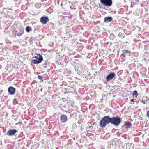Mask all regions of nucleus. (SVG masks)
Segmentation results:
<instances>
[{
    "label": "nucleus",
    "instance_id": "obj_6",
    "mask_svg": "<svg viewBox=\"0 0 149 149\" xmlns=\"http://www.w3.org/2000/svg\"><path fill=\"white\" fill-rule=\"evenodd\" d=\"M115 76V74L114 73H111L109 74L106 78V79L107 81H109L110 80L112 79Z\"/></svg>",
    "mask_w": 149,
    "mask_h": 149
},
{
    "label": "nucleus",
    "instance_id": "obj_14",
    "mask_svg": "<svg viewBox=\"0 0 149 149\" xmlns=\"http://www.w3.org/2000/svg\"><path fill=\"white\" fill-rule=\"evenodd\" d=\"M138 95V94L137 93V91H134L133 92V94H132V95H135V97L136 98L137 96Z\"/></svg>",
    "mask_w": 149,
    "mask_h": 149
},
{
    "label": "nucleus",
    "instance_id": "obj_13",
    "mask_svg": "<svg viewBox=\"0 0 149 149\" xmlns=\"http://www.w3.org/2000/svg\"><path fill=\"white\" fill-rule=\"evenodd\" d=\"M26 31L27 32H29L30 31H31L32 30V29L31 27H29V26H27L26 29Z\"/></svg>",
    "mask_w": 149,
    "mask_h": 149
},
{
    "label": "nucleus",
    "instance_id": "obj_10",
    "mask_svg": "<svg viewBox=\"0 0 149 149\" xmlns=\"http://www.w3.org/2000/svg\"><path fill=\"white\" fill-rule=\"evenodd\" d=\"M112 20V18L111 17H107L104 18V21L106 22H108L111 21Z\"/></svg>",
    "mask_w": 149,
    "mask_h": 149
},
{
    "label": "nucleus",
    "instance_id": "obj_12",
    "mask_svg": "<svg viewBox=\"0 0 149 149\" xmlns=\"http://www.w3.org/2000/svg\"><path fill=\"white\" fill-rule=\"evenodd\" d=\"M125 52H123V56H125L126 55H130V52L129 51L127 50H125Z\"/></svg>",
    "mask_w": 149,
    "mask_h": 149
},
{
    "label": "nucleus",
    "instance_id": "obj_24",
    "mask_svg": "<svg viewBox=\"0 0 149 149\" xmlns=\"http://www.w3.org/2000/svg\"><path fill=\"white\" fill-rule=\"evenodd\" d=\"M117 140H118V139H115L113 140V141H116Z\"/></svg>",
    "mask_w": 149,
    "mask_h": 149
},
{
    "label": "nucleus",
    "instance_id": "obj_21",
    "mask_svg": "<svg viewBox=\"0 0 149 149\" xmlns=\"http://www.w3.org/2000/svg\"><path fill=\"white\" fill-rule=\"evenodd\" d=\"M38 78L39 79H41L42 78V77L41 76L38 75Z\"/></svg>",
    "mask_w": 149,
    "mask_h": 149
},
{
    "label": "nucleus",
    "instance_id": "obj_7",
    "mask_svg": "<svg viewBox=\"0 0 149 149\" xmlns=\"http://www.w3.org/2000/svg\"><path fill=\"white\" fill-rule=\"evenodd\" d=\"M48 21V18L47 17H42L40 19V22L44 24H46Z\"/></svg>",
    "mask_w": 149,
    "mask_h": 149
},
{
    "label": "nucleus",
    "instance_id": "obj_25",
    "mask_svg": "<svg viewBox=\"0 0 149 149\" xmlns=\"http://www.w3.org/2000/svg\"><path fill=\"white\" fill-rule=\"evenodd\" d=\"M123 34V33H119V36H120L121 34Z\"/></svg>",
    "mask_w": 149,
    "mask_h": 149
},
{
    "label": "nucleus",
    "instance_id": "obj_3",
    "mask_svg": "<svg viewBox=\"0 0 149 149\" xmlns=\"http://www.w3.org/2000/svg\"><path fill=\"white\" fill-rule=\"evenodd\" d=\"M34 57L36 58L35 60H33L32 62L34 64H38L40 63L43 60L42 56L38 54H35Z\"/></svg>",
    "mask_w": 149,
    "mask_h": 149
},
{
    "label": "nucleus",
    "instance_id": "obj_18",
    "mask_svg": "<svg viewBox=\"0 0 149 149\" xmlns=\"http://www.w3.org/2000/svg\"><path fill=\"white\" fill-rule=\"evenodd\" d=\"M24 32V30L23 29L21 30V31L19 33V35H22Z\"/></svg>",
    "mask_w": 149,
    "mask_h": 149
},
{
    "label": "nucleus",
    "instance_id": "obj_20",
    "mask_svg": "<svg viewBox=\"0 0 149 149\" xmlns=\"http://www.w3.org/2000/svg\"><path fill=\"white\" fill-rule=\"evenodd\" d=\"M131 101L132 102H135L136 101V99H132L131 100Z\"/></svg>",
    "mask_w": 149,
    "mask_h": 149
},
{
    "label": "nucleus",
    "instance_id": "obj_28",
    "mask_svg": "<svg viewBox=\"0 0 149 149\" xmlns=\"http://www.w3.org/2000/svg\"><path fill=\"white\" fill-rule=\"evenodd\" d=\"M14 0L15 2H16L18 1V0Z\"/></svg>",
    "mask_w": 149,
    "mask_h": 149
},
{
    "label": "nucleus",
    "instance_id": "obj_11",
    "mask_svg": "<svg viewBox=\"0 0 149 149\" xmlns=\"http://www.w3.org/2000/svg\"><path fill=\"white\" fill-rule=\"evenodd\" d=\"M125 125L127 127H129L131 126V124L130 122H126Z\"/></svg>",
    "mask_w": 149,
    "mask_h": 149
},
{
    "label": "nucleus",
    "instance_id": "obj_17",
    "mask_svg": "<svg viewBox=\"0 0 149 149\" xmlns=\"http://www.w3.org/2000/svg\"><path fill=\"white\" fill-rule=\"evenodd\" d=\"M35 6L36 8H39L40 6V4L39 3H36L35 5Z\"/></svg>",
    "mask_w": 149,
    "mask_h": 149
},
{
    "label": "nucleus",
    "instance_id": "obj_16",
    "mask_svg": "<svg viewBox=\"0 0 149 149\" xmlns=\"http://www.w3.org/2000/svg\"><path fill=\"white\" fill-rule=\"evenodd\" d=\"M18 101L16 99H14L13 101V103L14 104H17L18 103Z\"/></svg>",
    "mask_w": 149,
    "mask_h": 149
},
{
    "label": "nucleus",
    "instance_id": "obj_15",
    "mask_svg": "<svg viewBox=\"0 0 149 149\" xmlns=\"http://www.w3.org/2000/svg\"><path fill=\"white\" fill-rule=\"evenodd\" d=\"M47 61L46 60L45 61L44 63L43 64V66L44 67L46 68L47 67Z\"/></svg>",
    "mask_w": 149,
    "mask_h": 149
},
{
    "label": "nucleus",
    "instance_id": "obj_31",
    "mask_svg": "<svg viewBox=\"0 0 149 149\" xmlns=\"http://www.w3.org/2000/svg\"><path fill=\"white\" fill-rule=\"evenodd\" d=\"M142 102H143L144 103H145V102H144V101H143V102L142 101Z\"/></svg>",
    "mask_w": 149,
    "mask_h": 149
},
{
    "label": "nucleus",
    "instance_id": "obj_8",
    "mask_svg": "<svg viewBox=\"0 0 149 149\" xmlns=\"http://www.w3.org/2000/svg\"><path fill=\"white\" fill-rule=\"evenodd\" d=\"M8 91L11 95H13L15 94V89L13 87H10L8 88Z\"/></svg>",
    "mask_w": 149,
    "mask_h": 149
},
{
    "label": "nucleus",
    "instance_id": "obj_29",
    "mask_svg": "<svg viewBox=\"0 0 149 149\" xmlns=\"http://www.w3.org/2000/svg\"><path fill=\"white\" fill-rule=\"evenodd\" d=\"M42 91V88L41 89V91Z\"/></svg>",
    "mask_w": 149,
    "mask_h": 149
},
{
    "label": "nucleus",
    "instance_id": "obj_5",
    "mask_svg": "<svg viewBox=\"0 0 149 149\" xmlns=\"http://www.w3.org/2000/svg\"><path fill=\"white\" fill-rule=\"evenodd\" d=\"M17 132L15 129L13 130L10 129L7 131V135L10 136H13L15 135V133Z\"/></svg>",
    "mask_w": 149,
    "mask_h": 149
},
{
    "label": "nucleus",
    "instance_id": "obj_19",
    "mask_svg": "<svg viewBox=\"0 0 149 149\" xmlns=\"http://www.w3.org/2000/svg\"><path fill=\"white\" fill-rule=\"evenodd\" d=\"M13 33L15 36H18V33H17V31H14L13 32Z\"/></svg>",
    "mask_w": 149,
    "mask_h": 149
},
{
    "label": "nucleus",
    "instance_id": "obj_4",
    "mask_svg": "<svg viewBox=\"0 0 149 149\" xmlns=\"http://www.w3.org/2000/svg\"><path fill=\"white\" fill-rule=\"evenodd\" d=\"M101 3L106 6H111L112 3V0H100Z\"/></svg>",
    "mask_w": 149,
    "mask_h": 149
},
{
    "label": "nucleus",
    "instance_id": "obj_26",
    "mask_svg": "<svg viewBox=\"0 0 149 149\" xmlns=\"http://www.w3.org/2000/svg\"><path fill=\"white\" fill-rule=\"evenodd\" d=\"M42 104V102L41 103H39L38 104V106H39L40 104Z\"/></svg>",
    "mask_w": 149,
    "mask_h": 149
},
{
    "label": "nucleus",
    "instance_id": "obj_32",
    "mask_svg": "<svg viewBox=\"0 0 149 149\" xmlns=\"http://www.w3.org/2000/svg\"><path fill=\"white\" fill-rule=\"evenodd\" d=\"M93 124H95V122H94V123Z\"/></svg>",
    "mask_w": 149,
    "mask_h": 149
},
{
    "label": "nucleus",
    "instance_id": "obj_1",
    "mask_svg": "<svg viewBox=\"0 0 149 149\" xmlns=\"http://www.w3.org/2000/svg\"><path fill=\"white\" fill-rule=\"evenodd\" d=\"M110 123V116H106L102 118L100 122V125L101 127H104L107 124Z\"/></svg>",
    "mask_w": 149,
    "mask_h": 149
},
{
    "label": "nucleus",
    "instance_id": "obj_30",
    "mask_svg": "<svg viewBox=\"0 0 149 149\" xmlns=\"http://www.w3.org/2000/svg\"><path fill=\"white\" fill-rule=\"evenodd\" d=\"M142 102H143L144 103H145V102H144V101H143V102L142 101Z\"/></svg>",
    "mask_w": 149,
    "mask_h": 149
},
{
    "label": "nucleus",
    "instance_id": "obj_2",
    "mask_svg": "<svg viewBox=\"0 0 149 149\" xmlns=\"http://www.w3.org/2000/svg\"><path fill=\"white\" fill-rule=\"evenodd\" d=\"M121 121V119L118 117H113L112 118L110 117V122L111 124L115 125H118Z\"/></svg>",
    "mask_w": 149,
    "mask_h": 149
},
{
    "label": "nucleus",
    "instance_id": "obj_27",
    "mask_svg": "<svg viewBox=\"0 0 149 149\" xmlns=\"http://www.w3.org/2000/svg\"><path fill=\"white\" fill-rule=\"evenodd\" d=\"M113 36V35H112L111 36H110V38H111V36Z\"/></svg>",
    "mask_w": 149,
    "mask_h": 149
},
{
    "label": "nucleus",
    "instance_id": "obj_22",
    "mask_svg": "<svg viewBox=\"0 0 149 149\" xmlns=\"http://www.w3.org/2000/svg\"><path fill=\"white\" fill-rule=\"evenodd\" d=\"M147 116L149 118V111L147 113Z\"/></svg>",
    "mask_w": 149,
    "mask_h": 149
},
{
    "label": "nucleus",
    "instance_id": "obj_23",
    "mask_svg": "<svg viewBox=\"0 0 149 149\" xmlns=\"http://www.w3.org/2000/svg\"><path fill=\"white\" fill-rule=\"evenodd\" d=\"M93 127V125H91V126H89V127H87L86 128L88 129L89 128Z\"/></svg>",
    "mask_w": 149,
    "mask_h": 149
},
{
    "label": "nucleus",
    "instance_id": "obj_9",
    "mask_svg": "<svg viewBox=\"0 0 149 149\" xmlns=\"http://www.w3.org/2000/svg\"><path fill=\"white\" fill-rule=\"evenodd\" d=\"M67 120V116L65 115H62L61 118V121L62 122L66 121Z\"/></svg>",
    "mask_w": 149,
    "mask_h": 149
}]
</instances>
